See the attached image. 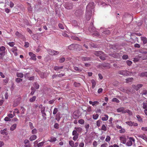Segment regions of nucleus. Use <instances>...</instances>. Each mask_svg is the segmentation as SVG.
Listing matches in <instances>:
<instances>
[{"label": "nucleus", "mask_w": 147, "mask_h": 147, "mask_svg": "<svg viewBox=\"0 0 147 147\" xmlns=\"http://www.w3.org/2000/svg\"><path fill=\"white\" fill-rule=\"evenodd\" d=\"M7 50L5 47L3 46H1L0 47V59L3 60V57L6 54Z\"/></svg>", "instance_id": "f257e3e1"}, {"label": "nucleus", "mask_w": 147, "mask_h": 147, "mask_svg": "<svg viewBox=\"0 0 147 147\" xmlns=\"http://www.w3.org/2000/svg\"><path fill=\"white\" fill-rule=\"evenodd\" d=\"M48 53L51 55H58L59 52L58 51H55L51 49L47 50Z\"/></svg>", "instance_id": "f03ea898"}, {"label": "nucleus", "mask_w": 147, "mask_h": 147, "mask_svg": "<svg viewBox=\"0 0 147 147\" xmlns=\"http://www.w3.org/2000/svg\"><path fill=\"white\" fill-rule=\"evenodd\" d=\"M89 30L91 32H96V33H94L93 34V35L96 36H99V33L98 32H96V30L95 27L94 26L90 27L89 28Z\"/></svg>", "instance_id": "7ed1b4c3"}, {"label": "nucleus", "mask_w": 147, "mask_h": 147, "mask_svg": "<svg viewBox=\"0 0 147 147\" xmlns=\"http://www.w3.org/2000/svg\"><path fill=\"white\" fill-rule=\"evenodd\" d=\"M142 105L143 108L145 109L144 110V113L147 116V100L143 101Z\"/></svg>", "instance_id": "20e7f679"}, {"label": "nucleus", "mask_w": 147, "mask_h": 147, "mask_svg": "<svg viewBox=\"0 0 147 147\" xmlns=\"http://www.w3.org/2000/svg\"><path fill=\"white\" fill-rule=\"evenodd\" d=\"M94 3L93 2H91L86 7V11H92L93 8Z\"/></svg>", "instance_id": "39448f33"}, {"label": "nucleus", "mask_w": 147, "mask_h": 147, "mask_svg": "<svg viewBox=\"0 0 147 147\" xmlns=\"http://www.w3.org/2000/svg\"><path fill=\"white\" fill-rule=\"evenodd\" d=\"M92 15V11H86L85 14L86 19L87 21H89Z\"/></svg>", "instance_id": "423d86ee"}, {"label": "nucleus", "mask_w": 147, "mask_h": 147, "mask_svg": "<svg viewBox=\"0 0 147 147\" xmlns=\"http://www.w3.org/2000/svg\"><path fill=\"white\" fill-rule=\"evenodd\" d=\"M146 57H142L140 56H138L136 57L134 59L133 61L134 62H136L140 60H144L146 59Z\"/></svg>", "instance_id": "0eeeda50"}, {"label": "nucleus", "mask_w": 147, "mask_h": 147, "mask_svg": "<svg viewBox=\"0 0 147 147\" xmlns=\"http://www.w3.org/2000/svg\"><path fill=\"white\" fill-rule=\"evenodd\" d=\"M125 123L130 126H137L138 124L137 123L133 122L131 121H129L125 122Z\"/></svg>", "instance_id": "6e6552de"}, {"label": "nucleus", "mask_w": 147, "mask_h": 147, "mask_svg": "<svg viewBox=\"0 0 147 147\" xmlns=\"http://www.w3.org/2000/svg\"><path fill=\"white\" fill-rule=\"evenodd\" d=\"M64 7L67 9H71L73 8V5L71 3H65Z\"/></svg>", "instance_id": "1a4fd4ad"}, {"label": "nucleus", "mask_w": 147, "mask_h": 147, "mask_svg": "<svg viewBox=\"0 0 147 147\" xmlns=\"http://www.w3.org/2000/svg\"><path fill=\"white\" fill-rule=\"evenodd\" d=\"M128 71L127 70H121L120 71L118 72V74L123 76H127Z\"/></svg>", "instance_id": "9d476101"}, {"label": "nucleus", "mask_w": 147, "mask_h": 147, "mask_svg": "<svg viewBox=\"0 0 147 147\" xmlns=\"http://www.w3.org/2000/svg\"><path fill=\"white\" fill-rule=\"evenodd\" d=\"M29 55L31 57L30 59L33 60L34 61H36V56L32 52H30L29 53Z\"/></svg>", "instance_id": "9b49d317"}, {"label": "nucleus", "mask_w": 147, "mask_h": 147, "mask_svg": "<svg viewBox=\"0 0 147 147\" xmlns=\"http://www.w3.org/2000/svg\"><path fill=\"white\" fill-rule=\"evenodd\" d=\"M143 86V85L141 84H138L137 85H133V88L136 90H138L139 89L141 88Z\"/></svg>", "instance_id": "f8f14e48"}, {"label": "nucleus", "mask_w": 147, "mask_h": 147, "mask_svg": "<svg viewBox=\"0 0 147 147\" xmlns=\"http://www.w3.org/2000/svg\"><path fill=\"white\" fill-rule=\"evenodd\" d=\"M82 50V46L78 44L75 45V51H80Z\"/></svg>", "instance_id": "ddd939ff"}, {"label": "nucleus", "mask_w": 147, "mask_h": 147, "mask_svg": "<svg viewBox=\"0 0 147 147\" xmlns=\"http://www.w3.org/2000/svg\"><path fill=\"white\" fill-rule=\"evenodd\" d=\"M119 139L123 144H125L126 141V138L124 136L119 137Z\"/></svg>", "instance_id": "4468645a"}, {"label": "nucleus", "mask_w": 147, "mask_h": 147, "mask_svg": "<svg viewBox=\"0 0 147 147\" xmlns=\"http://www.w3.org/2000/svg\"><path fill=\"white\" fill-rule=\"evenodd\" d=\"M83 13V11L81 9H78L75 12V15L77 16H79L81 15Z\"/></svg>", "instance_id": "2eb2a0df"}, {"label": "nucleus", "mask_w": 147, "mask_h": 147, "mask_svg": "<svg viewBox=\"0 0 147 147\" xmlns=\"http://www.w3.org/2000/svg\"><path fill=\"white\" fill-rule=\"evenodd\" d=\"M75 45L74 44H71L68 47V48L70 50H75Z\"/></svg>", "instance_id": "dca6fc26"}, {"label": "nucleus", "mask_w": 147, "mask_h": 147, "mask_svg": "<svg viewBox=\"0 0 147 147\" xmlns=\"http://www.w3.org/2000/svg\"><path fill=\"white\" fill-rule=\"evenodd\" d=\"M125 108L123 107H121L119 108H118L117 109V112L121 113V112L122 113H124L123 112H125Z\"/></svg>", "instance_id": "f3484780"}, {"label": "nucleus", "mask_w": 147, "mask_h": 147, "mask_svg": "<svg viewBox=\"0 0 147 147\" xmlns=\"http://www.w3.org/2000/svg\"><path fill=\"white\" fill-rule=\"evenodd\" d=\"M139 76L140 77H147V71H144L140 73Z\"/></svg>", "instance_id": "a211bd4d"}, {"label": "nucleus", "mask_w": 147, "mask_h": 147, "mask_svg": "<svg viewBox=\"0 0 147 147\" xmlns=\"http://www.w3.org/2000/svg\"><path fill=\"white\" fill-rule=\"evenodd\" d=\"M89 103L90 104L92 105L93 106H94L96 105H98L99 104V102L97 101H94L93 102L92 101H90Z\"/></svg>", "instance_id": "6ab92c4d"}, {"label": "nucleus", "mask_w": 147, "mask_h": 147, "mask_svg": "<svg viewBox=\"0 0 147 147\" xmlns=\"http://www.w3.org/2000/svg\"><path fill=\"white\" fill-rule=\"evenodd\" d=\"M141 39L143 41V44L145 45L147 43V39L146 37L142 36L141 37Z\"/></svg>", "instance_id": "aec40b11"}, {"label": "nucleus", "mask_w": 147, "mask_h": 147, "mask_svg": "<svg viewBox=\"0 0 147 147\" xmlns=\"http://www.w3.org/2000/svg\"><path fill=\"white\" fill-rule=\"evenodd\" d=\"M1 133L3 135H7L8 133L7 131V129H4L3 130H1Z\"/></svg>", "instance_id": "412c9836"}, {"label": "nucleus", "mask_w": 147, "mask_h": 147, "mask_svg": "<svg viewBox=\"0 0 147 147\" xmlns=\"http://www.w3.org/2000/svg\"><path fill=\"white\" fill-rule=\"evenodd\" d=\"M103 53L101 51H98L96 52L94 54L100 57V56L102 54H103Z\"/></svg>", "instance_id": "4be33fe9"}, {"label": "nucleus", "mask_w": 147, "mask_h": 147, "mask_svg": "<svg viewBox=\"0 0 147 147\" xmlns=\"http://www.w3.org/2000/svg\"><path fill=\"white\" fill-rule=\"evenodd\" d=\"M138 136L139 138H142L145 140H146V139H147V137L144 134L138 135Z\"/></svg>", "instance_id": "5701e85b"}, {"label": "nucleus", "mask_w": 147, "mask_h": 147, "mask_svg": "<svg viewBox=\"0 0 147 147\" xmlns=\"http://www.w3.org/2000/svg\"><path fill=\"white\" fill-rule=\"evenodd\" d=\"M45 107H43L42 109H41V111L42 114L43 116H45L46 115V114L45 113Z\"/></svg>", "instance_id": "b1692460"}, {"label": "nucleus", "mask_w": 147, "mask_h": 147, "mask_svg": "<svg viewBox=\"0 0 147 147\" xmlns=\"http://www.w3.org/2000/svg\"><path fill=\"white\" fill-rule=\"evenodd\" d=\"M37 138V136L36 135H32L30 138L29 140L31 141H32L35 140Z\"/></svg>", "instance_id": "393cba45"}, {"label": "nucleus", "mask_w": 147, "mask_h": 147, "mask_svg": "<svg viewBox=\"0 0 147 147\" xmlns=\"http://www.w3.org/2000/svg\"><path fill=\"white\" fill-rule=\"evenodd\" d=\"M63 67L62 66H55L54 68V69L55 71H58L60 69H62L63 68Z\"/></svg>", "instance_id": "a878e982"}, {"label": "nucleus", "mask_w": 147, "mask_h": 147, "mask_svg": "<svg viewBox=\"0 0 147 147\" xmlns=\"http://www.w3.org/2000/svg\"><path fill=\"white\" fill-rule=\"evenodd\" d=\"M110 33V31L108 30H106L102 32V35H109Z\"/></svg>", "instance_id": "bb28decb"}, {"label": "nucleus", "mask_w": 147, "mask_h": 147, "mask_svg": "<svg viewBox=\"0 0 147 147\" xmlns=\"http://www.w3.org/2000/svg\"><path fill=\"white\" fill-rule=\"evenodd\" d=\"M106 57V55L103 53V54H102L100 56V58L102 60H105V57Z\"/></svg>", "instance_id": "cd10ccee"}, {"label": "nucleus", "mask_w": 147, "mask_h": 147, "mask_svg": "<svg viewBox=\"0 0 147 147\" xmlns=\"http://www.w3.org/2000/svg\"><path fill=\"white\" fill-rule=\"evenodd\" d=\"M91 82L92 83V88L93 89L95 88L96 85V82L94 80H92L91 81Z\"/></svg>", "instance_id": "c85d7f7f"}, {"label": "nucleus", "mask_w": 147, "mask_h": 147, "mask_svg": "<svg viewBox=\"0 0 147 147\" xmlns=\"http://www.w3.org/2000/svg\"><path fill=\"white\" fill-rule=\"evenodd\" d=\"M17 126V125L16 124H13L11 127L10 130L11 131H13L16 129Z\"/></svg>", "instance_id": "c756f323"}, {"label": "nucleus", "mask_w": 147, "mask_h": 147, "mask_svg": "<svg viewBox=\"0 0 147 147\" xmlns=\"http://www.w3.org/2000/svg\"><path fill=\"white\" fill-rule=\"evenodd\" d=\"M136 117L138 119V121L139 122L141 123L143 122L142 119L141 118V117L140 115H136Z\"/></svg>", "instance_id": "7c9ffc66"}, {"label": "nucleus", "mask_w": 147, "mask_h": 147, "mask_svg": "<svg viewBox=\"0 0 147 147\" xmlns=\"http://www.w3.org/2000/svg\"><path fill=\"white\" fill-rule=\"evenodd\" d=\"M56 140L57 139L55 138L54 137L52 136L50 138V139L49 140V141L50 142H55V141H56Z\"/></svg>", "instance_id": "2f4dec72"}, {"label": "nucleus", "mask_w": 147, "mask_h": 147, "mask_svg": "<svg viewBox=\"0 0 147 147\" xmlns=\"http://www.w3.org/2000/svg\"><path fill=\"white\" fill-rule=\"evenodd\" d=\"M80 58L83 61H88L90 59V58L86 57H82Z\"/></svg>", "instance_id": "473e14b6"}, {"label": "nucleus", "mask_w": 147, "mask_h": 147, "mask_svg": "<svg viewBox=\"0 0 147 147\" xmlns=\"http://www.w3.org/2000/svg\"><path fill=\"white\" fill-rule=\"evenodd\" d=\"M108 116L107 115H105L104 117H102V120L103 121H107L108 119Z\"/></svg>", "instance_id": "72a5a7b5"}, {"label": "nucleus", "mask_w": 147, "mask_h": 147, "mask_svg": "<svg viewBox=\"0 0 147 147\" xmlns=\"http://www.w3.org/2000/svg\"><path fill=\"white\" fill-rule=\"evenodd\" d=\"M36 97L35 96H33L32 98H30L29 99V101L30 102H33L36 99Z\"/></svg>", "instance_id": "f704fd0d"}, {"label": "nucleus", "mask_w": 147, "mask_h": 147, "mask_svg": "<svg viewBox=\"0 0 147 147\" xmlns=\"http://www.w3.org/2000/svg\"><path fill=\"white\" fill-rule=\"evenodd\" d=\"M110 55L111 56L115 58H117L119 56V54L117 53L111 54Z\"/></svg>", "instance_id": "c9c22d12"}, {"label": "nucleus", "mask_w": 147, "mask_h": 147, "mask_svg": "<svg viewBox=\"0 0 147 147\" xmlns=\"http://www.w3.org/2000/svg\"><path fill=\"white\" fill-rule=\"evenodd\" d=\"M74 69L75 70L79 72L81 71L82 70V69L79 68L77 67L74 66Z\"/></svg>", "instance_id": "e433bc0d"}, {"label": "nucleus", "mask_w": 147, "mask_h": 147, "mask_svg": "<svg viewBox=\"0 0 147 147\" xmlns=\"http://www.w3.org/2000/svg\"><path fill=\"white\" fill-rule=\"evenodd\" d=\"M74 129L79 133L82 130V128L81 127H75Z\"/></svg>", "instance_id": "4c0bfd02"}, {"label": "nucleus", "mask_w": 147, "mask_h": 147, "mask_svg": "<svg viewBox=\"0 0 147 147\" xmlns=\"http://www.w3.org/2000/svg\"><path fill=\"white\" fill-rule=\"evenodd\" d=\"M69 144L71 147H74V142L72 140L69 141Z\"/></svg>", "instance_id": "58836bf2"}, {"label": "nucleus", "mask_w": 147, "mask_h": 147, "mask_svg": "<svg viewBox=\"0 0 147 147\" xmlns=\"http://www.w3.org/2000/svg\"><path fill=\"white\" fill-rule=\"evenodd\" d=\"M19 102L18 101H15L13 102V107H16L19 104Z\"/></svg>", "instance_id": "ea45409f"}, {"label": "nucleus", "mask_w": 147, "mask_h": 147, "mask_svg": "<svg viewBox=\"0 0 147 147\" xmlns=\"http://www.w3.org/2000/svg\"><path fill=\"white\" fill-rule=\"evenodd\" d=\"M123 112L124 113H127L129 115H131L132 114L131 111L128 109L125 110V112Z\"/></svg>", "instance_id": "a19ab883"}, {"label": "nucleus", "mask_w": 147, "mask_h": 147, "mask_svg": "<svg viewBox=\"0 0 147 147\" xmlns=\"http://www.w3.org/2000/svg\"><path fill=\"white\" fill-rule=\"evenodd\" d=\"M71 38L72 39L76 40L78 41H80V39L77 36H72L71 37Z\"/></svg>", "instance_id": "79ce46f5"}, {"label": "nucleus", "mask_w": 147, "mask_h": 147, "mask_svg": "<svg viewBox=\"0 0 147 147\" xmlns=\"http://www.w3.org/2000/svg\"><path fill=\"white\" fill-rule=\"evenodd\" d=\"M107 128L105 125L103 124L102 125L101 129L104 131H106L107 130Z\"/></svg>", "instance_id": "37998d69"}, {"label": "nucleus", "mask_w": 147, "mask_h": 147, "mask_svg": "<svg viewBox=\"0 0 147 147\" xmlns=\"http://www.w3.org/2000/svg\"><path fill=\"white\" fill-rule=\"evenodd\" d=\"M133 79L132 78H127L126 79V82L127 83H128L129 82H131L133 80Z\"/></svg>", "instance_id": "c03bdc74"}, {"label": "nucleus", "mask_w": 147, "mask_h": 147, "mask_svg": "<svg viewBox=\"0 0 147 147\" xmlns=\"http://www.w3.org/2000/svg\"><path fill=\"white\" fill-rule=\"evenodd\" d=\"M111 139V138L110 136H106L105 141L108 142H109L110 141Z\"/></svg>", "instance_id": "a18cd8bd"}, {"label": "nucleus", "mask_w": 147, "mask_h": 147, "mask_svg": "<svg viewBox=\"0 0 147 147\" xmlns=\"http://www.w3.org/2000/svg\"><path fill=\"white\" fill-rule=\"evenodd\" d=\"M112 101L117 103H119V100L116 98H113L112 99Z\"/></svg>", "instance_id": "49530a36"}, {"label": "nucleus", "mask_w": 147, "mask_h": 147, "mask_svg": "<svg viewBox=\"0 0 147 147\" xmlns=\"http://www.w3.org/2000/svg\"><path fill=\"white\" fill-rule=\"evenodd\" d=\"M24 75L22 73H17V76L18 77L22 78L23 77Z\"/></svg>", "instance_id": "de8ad7c7"}, {"label": "nucleus", "mask_w": 147, "mask_h": 147, "mask_svg": "<svg viewBox=\"0 0 147 147\" xmlns=\"http://www.w3.org/2000/svg\"><path fill=\"white\" fill-rule=\"evenodd\" d=\"M20 110L21 111L22 114H24L26 111V109L23 107H21L20 108Z\"/></svg>", "instance_id": "09e8293b"}, {"label": "nucleus", "mask_w": 147, "mask_h": 147, "mask_svg": "<svg viewBox=\"0 0 147 147\" xmlns=\"http://www.w3.org/2000/svg\"><path fill=\"white\" fill-rule=\"evenodd\" d=\"M99 116L97 114H94L93 115V118L94 119H96Z\"/></svg>", "instance_id": "8fccbe9b"}, {"label": "nucleus", "mask_w": 147, "mask_h": 147, "mask_svg": "<svg viewBox=\"0 0 147 147\" xmlns=\"http://www.w3.org/2000/svg\"><path fill=\"white\" fill-rule=\"evenodd\" d=\"M96 125L98 127H100V125L101 123H102V121L100 120H98L96 121Z\"/></svg>", "instance_id": "3c124183"}, {"label": "nucleus", "mask_w": 147, "mask_h": 147, "mask_svg": "<svg viewBox=\"0 0 147 147\" xmlns=\"http://www.w3.org/2000/svg\"><path fill=\"white\" fill-rule=\"evenodd\" d=\"M65 60V58L64 57H62L59 59V62L60 63H62L64 62Z\"/></svg>", "instance_id": "603ef678"}, {"label": "nucleus", "mask_w": 147, "mask_h": 147, "mask_svg": "<svg viewBox=\"0 0 147 147\" xmlns=\"http://www.w3.org/2000/svg\"><path fill=\"white\" fill-rule=\"evenodd\" d=\"M132 142H131L130 141H128L126 143V145L128 146H131L132 144Z\"/></svg>", "instance_id": "864d4df0"}, {"label": "nucleus", "mask_w": 147, "mask_h": 147, "mask_svg": "<svg viewBox=\"0 0 147 147\" xmlns=\"http://www.w3.org/2000/svg\"><path fill=\"white\" fill-rule=\"evenodd\" d=\"M72 135H79V134L77 133V131L75 130H74L72 133Z\"/></svg>", "instance_id": "5fc2aeb1"}, {"label": "nucleus", "mask_w": 147, "mask_h": 147, "mask_svg": "<svg viewBox=\"0 0 147 147\" xmlns=\"http://www.w3.org/2000/svg\"><path fill=\"white\" fill-rule=\"evenodd\" d=\"M72 23L73 25H74V26H78V23L76 20L73 21Z\"/></svg>", "instance_id": "6e6d98bb"}, {"label": "nucleus", "mask_w": 147, "mask_h": 147, "mask_svg": "<svg viewBox=\"0 0 147 147\" xmlns=\"http://www.w3.org/2000/svg\"><path fill=\"white\" fill-rule=\"evenodd\" d=\"M7 44L11 47H13L15 44L14 42H9L7 43Z\"/></svg>", "instance_id": "4d7b16f0"}, {"label": "nucleus", "mask_w": 147, "mask_h": 147, "mask_svg": "<svg viewBox=\"0 0 147 147\" xmlns=\"http://www.w3.org/2000/svg\"><path fill=\"white\" fill-rule=\"evenodd\" d=\"M40 76V77L42 78H44L45 77V74L43 72H40L39 74Z\"/></svg>", "instance_id": "13d9d810"}, {"label": "nucleus", "mask_w": 147, "mask_h": 147, "mask_svg": "<svg viewBox=\"0 0 147 147\" xmlns=\"http://www.w3.org/2000/svg\"><path fill=\"white\" fill-rule=\"evenodd\" d=\"M126 63H127V64L128 65V66H130L131 65L132 63V62L131 61H129V60H127L126 61Z\"/></svg>", "instance_id": "bf43d9fd"}, {"label": "nucleus", "mask_w": 147, "mask_h": 147, "mask_svg": "<svg viewBox=\"0 0 147 147\" xmlns=\"http://www.w3.org/2000/svg\"><path fill=\"white\" fill-rule=\"evenodd\" d=\"M44 144V142H42L39 143L38 144L37 146L38 147H41Z\"/></svg>", "instance_id": "052dcab7"}, {"label": "nucleus", "mask_w": 147, "mask_h": 147, "mask_svg": "<svg viewBox=\"0 0 147 147\" xmlns=\"http://www.w3.org/2000/svg\"><path fill=\"white\" fill-rule=\"evenodd\" d=\"M79 123L81 124H83L84 123V120L83 119H80L78 121Z\"/></svg>", "instance_id": "680f3d73"}, {"label": "nucleus", "mask_w": 147, "mask_h": 147, "mask_svg": "<svg viewBox=\"0 0 147 147\" xmlns=\"http://www.w3.org/2000/svg\"><path fill=\"white\" fill-rule=\"evenodd\" d=\"M17 49L16 47H13L11 49V51L13 53H14L16 51H17Z\"/></svg>", "instance_id": "e2e57ef3"}, {"label": "nucleus", "mask_w": 147, "mask_h": 147, "mask_svg": "<svg viewBox=\"0 0 147 147\" xmlns=\"http://www.w3.org/2000/svg\"><path fill=\"white\" fill-rule=\"evenodd\" d=\"M128 56L126 55H123L122 57V58L123 59H127L128 58Z\"/></svg>", "instance_id": "0e129e2a"}, {"label": "nucleus", "mask_w": 147, "mask_h": 147, "mask_svg": "<svg viewBox=\"0 0 147 147\" xmlns=\"http://www.w3.org/2000/svg\"><path fill=\"white\" fill-rule=\"evenodd\" d=\"M58 26L61 29H64V27L63 25L61 23H59L58 24Z\"/></svg>", "instance_id": "69168bd1"}, {"label": "nucleus", "mask_w": 147, "mask_h": 147, "mask_svg": "<svg viewBox=\"0 0 147 147\" xmlns=\"http://www.w3.org/2000/svg\"><path fill=\"white\" fill-rule=\"evenodd\" d=\"M22 80L20 78H16V81L18 83H19L20 82L22 81Z\"/></svg>", "instance_id": "338daca9"}, {"label": "nucleus", "mask_w": 147, "mask_h": 147, "mask_svg": "<svg viewBox=\"0 0 147 147\" xmlns=\"http://www.w3.org/2000/svg\"><path fill=\"white\" fill-rule=\"evenodd\" d=\"M37 132V130L36 129L34 128L33 129L32 131V134H35Z\"/></svg>", "instance_id": "774afa93"}]
</instances>
